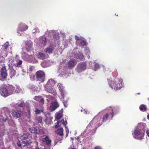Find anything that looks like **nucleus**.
Segmentation results:
<instances>
[{"label":"nucleus","mask_w":149,"mask_h":149,"mask_svg":"<svg viewBox=\"0 0 149 149\" xmlns=\"http://www.w3.org/2000/svg\"><path fill=\"white\" fill-rule=\"evenodd\" d=\"M146 125L144 123H140L136 127L132 133L133 137L137 140H141L145 135V129Z\"/></svg>","instance_id":"1"},{"label":"nucleus","mask_w":149,"mask_h":149,"mask_svg":"<svg viewBox=\"0 0 149 149\" xmlns=\"http://www.w3.org/2000/svg\"><path fill=\"white\" fill-rule=\"evenodd\" d=\"M100 119L101 118L99 116L97 115L95 116L87 126L86 132L88 131L90 132H92L91 134L94 133L97 128L101 125Z\"/></svg>","instance_id":"2"},{"label":"nucleus","mask_w":149,"mask_h":149,"mask_svg":"<svg viewBox=\"0 0 149 149\" xmlns=\"http://www.w3.org/2000/svg\"><path fill=\"white\" fill-rule=\"evenodd\" d=\"M109 86L113 89L119 90L123 86V83L121 79L116 78L114 80L107 79Z\"/></svg>","instance_id":"3"},{"label":"nucleus","mask_w":149,"mask_h":149,"mask_svg":"<svg viewBox=\"0 0 149 149\" xmlns=\"http://www.w3.org/2000/svg\"><path fill=\"white\" fill-rule=\"evenodd\" d=\"M56 83L54 80L52 79H49L47 84H44L45 90L47 92L51 93L53 95L56 94V90L54 88V85Z\"/></svg>","instance_id":"4"},{"label":"nucleus","mask_w":149,"mask_h":149,"mask_svg":"<svg viewBox=\"0 0 149 149\" xmlns=\"http://www.w3.org/2000/svg\"><path fill=\"white\" fill-rule=\"evenodd\" d=\"M107 110L108 111L104 115L103 117L102 121L103 122L111 120L114 114H116L118 111V109L117 108L113 107H108Z\"/></svg>","instance_id":"5"},{"label":"nucleus","mask_w":149,"mask_h":149,"mask_svg":"<svg viewBox=\"0 0 149 149\" xmlns=\"http://www.w3.org/2000/svg\"><path fill=\"white\" fill-rule=\"evenodd\" d=\"M31 54H28L24 52L21 53V57L22 59L27 62L36 63L38 62V60L34 57L33 53L30 52Z\"/></svg>","instance_id":"6"},{"label":"nucleus","mask_w":149,"mask_h":149,"mask_svg":"<svg viewBox=\"0 0 149 149\" xmlns=\"http://www.w3.org/2000/svg\"><path fill=\"white\" fill-rule=\"evenodd\" d=\"M36 80L40 82H43L45 80V73L41 70L38 71L36 73Z\"/></svg>","instance_id":"7"},{"label":"nucleus","mask_w":149,"mask_h":149,"mask_svg":"<svg viewBox=\"0 0 149 149\" xmlns=\"http://www.w3.org/2000/svg\"><path fill=\"white\" fill-rule=\"evenodd\" d=\"M75 38L76 40V44L77 45L83 48L84 46L86 45V42L83 38L75 36Z\"/></svg>","instance_id":"8"},{"label":"nucleus","mask_w":149,"mask_h":149,"mask_svg":"<svg viewBox=\"0 0 149 149\" xmlns=\"http://www.w3.org/2000/svg\"><path fill=\"white\" fill-rule=\"evenodd\" d=\"M86 63L85 62L79 63L75 68V71L78 73L83 71L86 69Z\"/></svg>","instance_id":"9"},{"label":"nucleus","mask_w":149,"mask_h":149,"mask_svg":"<svg viewBox=\"0 0 149 149\" xmlns=\"http://www.w3.org/2000/svg\"><path fill=\"white\" fill-rule=\"evenodd\" d=\"M68 69L66 66L62 67L59 70V76L63 77H66L69 76L68 72Z\"/></svg>","instance_id":"10"},{"label":"nucleus","mask_w":149,"mask_h":149,"mask_svg":"<svg viewBox=\"0 0 149 149\" xmlns=\"http://www.w3.org/2000/svg\"><path fill=\"white\" fill-rule=\"evenodd\" d=\"M9 109L6 107H4L2 108L1 110V111L2 114L3 113V115H2L0 117V118L2 121L5 122L7 120V118L5 116L6 113H8Z\"/></svg>","instance_id":"11"},{"label":"nucleus","mask_w":149,"mask_h":149,"mask_svg":"<svg viewBox=\"0 0 149 149\" xmlns=\"http://www.w3.org/2000/svg\"><path fill=\"white\" fill-rule=\"evenodd\" d=\"M28 26L26 24L22 23H20L17 29L18 35L20 36L21 34L19 33V32H22L25 31L28 29Z\"/></svg>","instance_id":"12"},{"label":"nucleus","mask_w":149,"mask_h":149,"mask_svg":"<svg viewBox=\"0 0 149 149\" xmlns=\"http://www.w3.org/2000/svg\"><path fill=\"white\" fill-rule=\"evenodd\" d=\"M8 74L6 68L5 66L3 67L0 70V80H4L7 77Z\"/></svg>","instance_id":"13"},{"label":"nucleus","mask_w":149,"mask_h":149,"mask_svg":"<svg viewBox=\"0 0 149 149\" xmlns=\"http://www.w3.org/2000/svg\"><path fill=\"white\" fill-rule=\"evenodd\" d=\"M57 86L60 92L61 99H64L66 93L64 90V87L63 86V85L60 83H58V84Z\"/></svg>","instance_id":"14"},{"label":"nucleus","mask_w":149,"mask_h":149,"mask_svg":"<svg viewBox=\"0 0 149 149\" xmlns=\"http://www.w3.org/2000/svg\"><path fill=\"white\" fill-rule=\"evenodd\" d=\"M23 61L22 60H20L18 58H15L12 61L11 65H13L14 67H21Z\"/></svg>","instance_id":"15"},{"label":"nucleus","mask_w":149,"mask_h":149,"mask_svg":"<svg viewBox=\"0 0 149 149\" xmlns=\"http://www.w3.org/2000/svg\"><path fill=\"white\" fill-rule=\"evenodd\" d=\"M25 104L24 102L22 101H19L18 103L13 105V107L15 108L23 110L24 109Z\"/></svg>","instance_id":"16"},{"label":"nucleus","mask_w":149,"mask_h":149,"mask_svg":"<svg viewBox=\"0 0 149 149\" xmlns=\"http://www.w3.org/2000/svg\"><path fill=\"white\" fill-rule=\"evenodd\" d=\"M25 47L27 52L34 53L33 49L32 47V43L31 41H26L25 42Z\"/></svg>","instance_id":"17"},{"label":"nucleus","mask_w":149,"mask_h":149,"mask_svg":"<svg viewBox=\"0 0 149 149\" xmlns=\"http://www.w3.org/2000/svg\"><path fill=\"white\" fill-rule=\"evenodd\" d=\"M23 112L21 110H15L12 113L13 117L16 118H19L23 115Z\"/></svg>","instance_id":"18"},{"label":"nucleus","mask_w":149,"mask_h":149,"mask_svg":"<svg viewBox=\"0 0 149 149\" xmlns=\"http://www.w3.org/2000/svg\"><path fill=\"white\" fill-rule=\"evenodd\" d=\"M76 49L73 50L72 52V54H74V56L75 58L78 59H82L84 58V56L81 52H79L77 54H75V52L76 51Z\"/></svg>","instance_id":"19"},{"label":"nucleus","mask_w":149,"mask_h":149,"mask_svg":"<svg viewBox=\"0 0 149 149\" xmlns=\"http://www.w3.org/2000/svg\"><path fill=\"white\" fill-rule=\"evenodd\" d=\"M53 62L52 61L46 60L41 63V66L42 67L46 68L49 67L53 64Z\"/></svg>","instance_id":"20"},{"label":"nucleus","mask_w":149,"mask_h":149,"mask_svg":"<svg viewBox=\"0 0 149 149\" xmlns=\"http://www.w3.org/2000/svg\"><path fill=\"white\" fill-rule=\"evenodd\" d=\"M0 92L1 95L3 96L6 97L9 95L8 90L6 88H1Z\"/></svg>","instance_id":"21"},{"label":"nucleus","mask_w":149,"mask_h":149,"mask_svg":"<svg viewBox=\"0 0 149 149\" xmlns=\"http://www.w3.org/2000/svg\"><path fill=\"white\" fill-rule=\"evenodd\" d=\"M59 106V105L57 102L56 101H55L52 102L50 108L52 111H53L58 107Z\"/></svg>","instance_id":"22"},{"label":"nucleus","mask_w":149,"mask_h":149,"mask_svg":"<svg viewBox=\"0 0 149 149\" xmlns=\"http://www.w3.org/2000/svg\"><path fill=\"white\" fill-rule=\"evenodd\" d=\"M42 141L48 146H50L51 141L48 136L43 137L42 139Z\"/></svg>","instance_id":"23"},{"label":"nucleus","mask_w":149,"mask_h":149,"mask_svg":"<svg viewBox=\"0 0 149 149\" xmlns=\"http://www.w3.org/2000/svg\"><path fill=\"white\" fill-rule=\"evenodd\" d=\"M29 130L32 133L40 134L43 132V131L42 130H38L37 128L32 127V128H29Z\"/></svg>","instance_id":"24"},{"label":"nucleus","mask_w":149,"mask_h":149,"mask_svg":"<svg viewBox=\"0 0 149 149\" xmlns=\"http://www.w3.org/2000/svg\"><path fill=\"white\" fill-rule=\"evenodd\" d=\"M67 124V122L66 120L65 122H64V119H62L61 120H59L58 121L57 123L55 126V128H57L58 127H59L61 126V125L62 124L63 125L65 126V125Z\"/></svg>","instance_id":"25"},{"label":"nucleus","mask_w":149,"mask_h":149,"mask_svg":"<svg viewBox=\"0 0 149 149\" xmlns=\"http://www.w3.org/2000/svg\"><path fill=\"white\" fill-rule=\"evenodd\" d=\"M76 61L74 59L70 60L68 62V67L70 68H73L77 64Z\"/></svg>","instance_id":"26"},{"label":"nucleus","mask_w":149,"mask_h":149,"mask_svg":"<svg viewBox=\"0 0 149 149\" xmlns=\"http://www.w3.org/2000/svg\"><path fill=\"white\" fill-rule=\"evenodd\" d=\"M47 33H49L50 34H52L53 36V37L56 40L57 39L59 38V36L58 33L56 31L52 30L49 31H47Z\"/></svg>","instance_id":"27"},{"label":"nucleus","mask_w":149,"mask_h":149,"mask_svg":"<svg viewBox=\"0 0 149 149\" xmlns=\"http://www.w3.org/2000/svg\"><path fill=\"white\" fill-rule=\"evenodd\" d=\"M46 38L44 36L40 37L39 39V42L41 46H45L46 45Z\"/></svg>","instance_id":"28"},{"label":"nucleus","mask_w":149,"mask_h":149,"mask_svg":"<svg viewBox=\"0 0 149 149\" xmlns=\"http://www.w3.org/2000/svg\"><path fill=\"white\" fill-rule=\"evenodd\" d=\"M28 88L31 90V91L34 92H37L38 91V87L33 84H29L27 86Z\"/></svg>","instance_id":"29"},{"label":"nucleus","mask_w":149,"mask_h":149,"mask_svg":"<svg viewBox=\"0 0 149 149\" xmlns=\"http://www.w3.org/2000/svg\"><path fill=\"white\" fill-rule=\"evenodd\" d=\"M33 99L40 102L41 104H44V98L40 96H35Z\"/></svg>","instance_id":"30"},{"label":"nucleus","mask_w":149,"mask_h":149,"mask_svg":"<svg viewBox=\"0 0 149 149\" xmlns=\"http://www.w3.org/2000/svg\"><path fill=\"white\" fill-rule=\"evenodd\" d=\"M30 137H31L30 134H29L28 133L26 132L23 135H20L19 137L21 139L23 140L27 139V138Z\"/></svg>","instance_id":"31"},{"label":"nucleus","mask_w":149,"mask_h":149,"mask_svg":"<svg viewBox=\"0 0 149 149\" xmlns=\"http://www.w3.org/2000/svg\"><path fill=\"white\" fill-rule=\"evenodd\" d=\"M36 56L38 58L41 59H45L46 56L43 53L41 52L38 53L37 54Z\"/></svg>","instance_id":"32"},{"label":"nucleus","mask_w":149,"mask_h":149,"mask_svg":"<svg viewBox=\"0 0 149 149\" xmlns=\"http://www.w3.org/2000/svg\"><path fill=\"white\" fill-rule=\"evenodd\" d=\"M16 74V72L15 70H14L13 68H11L10 69L9 74L11 78L14 76Z\"/></svg>","instance_id":"33"},{"label":"nucleus","mask_w":149,"mask_h":149,"mask_svg":"<svg viewBox=\"0 0 149 149\" xmlns=\"http://www.w3.org/2000/svg\"><path fill=\"white\" fill-rule=\"evenodd\" d=\"M84 53H85L86 55L87 56V57L88 59L90 58L89 54H90V50L88 47H85L84 48Z\"/></svg>","instance_id":"34"},{"label":"nucleus","mask_w":149,"mask_h":149,"mask_svg":"<svg viewBox=\"0 0 149 149\" xmlns=\"http://www.w3.org/2000/svg\"><path fill=\"white\" fill-rule=\"evenodd\" d=\"M63 114L61 113H57L55 115V120H58L62 118Z\"/></svg>","instance_id":"35"},{"label":"nucleus","mask_w":149,"mask_h":149,"mask_svg":"<svg viewBox=\"0 0 149 149\" xmlns=\"http://www.w3.org/2000/svg\"><path fill=\"white\" fill-rule=\"evenodd\" d=\"M31 143V140L29 141L26 140L25 141H22V147H24L30 144Z\"/></svg>","instance_id":"36"},{"label":"nucleus","mask_w":149,"mask_h":149,"mask_svg":"<svg viewBox=\"0 0 149 149\" xmlns=\"http://www.w3.org/2000/svg\"><path fill=\"white\" fill-rule=\"evenodd\" d=\"M63 129L62 127H60L59 129L57 130L56 133L61 136H62L63 134Z\"/></svg>","instance_id":"37"},{"label":"nucleus","mask_w":149,"mask_h":149,"mask_svg":"<svg viewBox=\"0 0 149 149\" xmlns=\"http://www.w3.org/2000/svg\"><path fill=\"white\" fill-rule=\"evenodd\" d=\"M14 90V88L13 86H9L8 88V90L9 95L13 93Z\"/></svg>","instance_id":"38"},{"label":"nucleus","mask_w":149,"mask_h":149,"mask_svg":"<svg viewBox=\"0 0 149 149\" xmlns=\"http://www.w3.org/2000/svg\"><path fill=\"white\" fill-rule=\"evenodd\" d=\"M53 49L52 47L50 46L47 48L45 51L46 53L50 54L52 53Z\"/></svg>","instance_id":"39"},{"label":"nucleus","mask_w":149,"mask_h":149,"mask_svg":"<svg viewBox=\"0 0 149 149\" xmlns=\"http://www.w3.org/2000/svg\"><path fill=\"white\" fill-rule=\"evenodd\" d=\"M9 46V43L8 42H6L2 46V49L4 50L6 52L7 51V49Z\"/></svg>","instance_id":"40"},{"label":"nucleus","mask_w":149,"mask_h":149,"mask_svg":"<svg viewBox=\"0 0 149 149\" xmlns=\"http://www.w3.org/2000/svg\"><path fill=\"white\" fill-rule=\"evenodd\" d=\"M139 108L140 110L142 111H145L146 110V105L144 104H142L140 106Z\"/></svg>","instance_id":"41"},{"label":"nucleus","mask_w":149,"mask_h":149,"mask_svg":"<svg viewBox=\"0 0 149 149\" xmlns=\"http://www.w3.org/2000/svg\"><path fill=\"white\" fill-rule=\"evenodd\" d=\"M47 98L46 100L48 102H49L53 98V97L49 95H46L45 96Z\"/></svg>","instance_id":"42"},{"label":"nucleus","mask_w":149,"mask_h":149,"mask_svg":"<svg viewBox=\"0 0 149 149\" xmlns=\"http://www.w3.org/2000/svg\"><path fill=\"white\" fill-rule=\"evenodd\" d=\"M93 63L94 64L95 66L94 70L96 71L100 68V66L98 64L96 63L95 62H94Z\"/></svg>","instance_id":"43"},{"label":"nucleus","mask_w":149,"mask_h":149,"mask_svg":"<svg viewBox=\"0 0 149 149\" xmlns=\"http://www.w3.org/2000/svg\"><path fill=\"white\" fill-rule=\"evenodd\" d=\"M37 120L38 123H42V117L41 116H38L37 117Z\"/></svg>","instance_id":"44"},{"label":"nucleus","mask_w":149,"mask_h":149,"mask_svg":"<svg viewBox=\"0 0 149 149\" xmlns=\"http://www.w3.org/2000/svg\"><path fill=\"white\" fill-rule=\"evenodd\" d=\"M42 111V110H39L37 109H36L35 110V112L36 114H39Z\"/></svg>","instance_id":"45"},{"label":"nucleus","mask_w":149,"mask_h":149,"mask_svg":"<svg viewBox=\"0 0 149 149\" xmlns=\"http://www.w3.org/2000/svg\"><path fill=\"white\" fill-rule=\"evenodd\" d=\"M39 32V30L38 28L37 27H35V28L33 29V33H37Z\"/></svg>","instance_id":"46"},{"label":"nucleus","mask_w":149,"mask_h":149,"mask_svg":"<svg viewBox=\"0 0 149 149\" xmlns=\"http://www.w3.org/2000/svg\"><path fill=\"white\" fill-rule=\"evenodd\" d=\"M16 89L15 92L17 93L20 92L21 91V88L19 87H17Z\"/></svg>","instance_id":"47"},{"label":"nucleus","mask_w":149,"mask_h":149,"mask_svg":"<svg viewBox=\"0 0 149 149\" xmlns=\"http://www.w3.org/2000/svg\"><path fill=\"white\" fill-rule=\"evenodd\" d=\"M17 145L19 147H22V142H20L19 141L17 143Z\"/></svg>","instance_id":"48"},{"label":"nucleus","mask_w":149,"mask_h":149,"mask_svg":"<svg viewBox=\"0 0 149 149\" xmlns=\"http://www.w3.org/2000/svg\"><path fill=\"white\" fill-rule=\"evenodd\" d=\"M63 103L65 107H67V101L63 100Z\"/></svg>","instance_id":"49"},{"label":"nucleus","mask_w":149,"mask_h":149,"mask_svg":"<svg viewBox=\"0 0 149 149\" xmlns=\"http://www.w3.org/2000/svg\"><path fill=\"white\" fill-rule=\"evenodd\" d=\"M30 77L31 80H33L35 78V76L33 74L30 75Z\"/></svg>","instance_id":"50"},{"label":"nucleus","mask_w":149,"mask_h":149,"mask_svg":"<svg viewBox=\"0 0 149 149\" xmlns=\"http://www.w3.org/2000/svg\"><path fill=\"white\" fill-rule=\"evenodd\" d=\"M65 128L66 129L65 131L67 133L66 136H67L68 135V134L69 133V130L67 127H66L65 126Z\"/></svg>","instance_id":"51"},{"label":"nucleus","mask_w":149,"mask_h":149,"mask_svg":"<svg viewBox=\"0 0 149 149\" xmlns=\"http://www.w3.org/2000/svg\"><path fill=\"white\" fill-rule=\"evenodd\" d=\"M35 145H36V149H41L39 148L38 147V143L37 142H35Z\"/></svg>","instance_id":"52"},{"label":"nucleus","mask_w":149,"mask_h":149,"mask_svg":"<svg viewBox=\"0 0 149 149\" xmlns=\"http://www.w3.org/2000/svg\"><path fill=\"white\" fill-rule=\"evenodd\" d=\"M81 111L82 112H84L85 114L87 113V111H86L85 109L84 110H81Z\"/></svg>","instance_id":"53"},{"label":"nucleus","mask_w":149,"mask_h":149,"mask_svg":"<svg viewBox=\"0 0 149 149\" xmlns=\"http://www.w3.org/2000/svg\"><path fill=\"white\" fill-rule=\"evenodd\" d=\"M146 133L147 136L149 137V130L147 129L146 131Z\"/></svg>","instance_id":"54"},{"label":"nucleus","mask_w":149,"mask_h":149,"mask_svg":"<svg viewBox=\"0 0 149 149\" xmlns=\"http://www.w3.org/2000/svg\"><path fill=\"white\" fill-rule=\"evenodd\" d=\"M27 111H28V113L29 114V116L30 117V115H31V112H30V109H28L27 110Z\"/></svg>","instance_id":"55"},{"label":"nucleus","mask_w":149,"mask_h":149,"mask_svg":"<svg viewBox=\"0 0 149 149\" xmlns=\"http://www.w3.org/2000/svg\"><path fill=\"white\" fill-rule=\"evenodd\" d=\"M94 149H102L100 148V146H97L95 147Z\"/></svg>","instance_id":"56"},{"label":"nucleus","mask_w":149,"mask_h":149,"mask_svg":"<svg viewBox=\"0 0 149 149\" xmlns=\"http://www.w3.org/2000/svg\"><path fill=\"white\" fill-rule=\"evenodd\" d=\"M33 68V67L31 66H30L29 68V70L30 71H32V69Z\"/></svg>","instance_id":"57"},{"label":"nucleus","mask_w":149,"mask_h":149,"mask_svg":"<svg viewBox=\"0 0 149 149\" xmlns=\"http://www.w3.org/2000/svg\"><path fill=\"white\" fill-rule=\"evenodd\" d=\"M147 117L148 119L149 120V114H148L147 115Z\"/></svg>","instance_id":"58"},{"label":"nucleus","mask_w":149,"mask_h":149,"mask_svg":"<svg viewBox=\"0 0 149 149\" xmlns=\"http://www.w3.org/2000/svg\"><path fill=\"white\" fill-rule=\"evenodd\" d=\"M68 149H77L74 148H68Z\"/></svg>","instance_id":"59"},{"label":"nucleus","mask_w":149,"mask_h":149,"mask_svg":"<svg viewBox=\"0 0 149 149\" xmlns=\"http://www.w3.org/2000/svg\"><path fill=\"white\" fill-rule=\"evenodd\" d=\"M92 63H93V62H90L89 63V64L90 65Z\"/></svg>","instance_id":"60"},{"label":"nucleus","mask_w":149,"mask_h":149,"mask_svg":"<svg viewBox=\"0 0 149 149\" xmlns=\"http://www.w3.org/2000/svg\"><path fill=\"white\" fill-rule=\"evenodd\" d=\"M18 55H16V58H18Z\"/></svg>","instance_id":"61"},{"label":"nucleus","mask_w":149,"mask_h":149,"mask_svg":"<svg viewBox=\"0 0 149 149\" xmlns=\"http://www.w3.org/2000/svg\"><path fill=\"white\" fill-rule=\"evenodd\" d=\"M8 65L9 66V67L10 68V64H8Z\"/></svg>","instance_id":"62"},{"label":"nucleus","mask_w":149,"mask_h":149,"mask_svg":"<svg viewBox=\"0 0 149 149\" xmlns=\"http://www.w3.org/2000/svg\"><path fill=\"white\" fill-rule=\"evenodd\" d=\"M70 139H72V140H73V138L72 137H71V138H70Z\"/></svg>","instance_id":"63"},{"label":"nucleus","mask_w":149,"mask_h":149,"mask_svg":"<svg viewBox=\"0 0 149 149\" xmlns=\"http://www.w3.org/2000/svg\"><path fill=\"white\" fill-rule=\"evenodd\" d=\"M45 122H46V123H47V122H46V119L45 120Z\"/></svg>","instance_id":"64"}]
</instances>
